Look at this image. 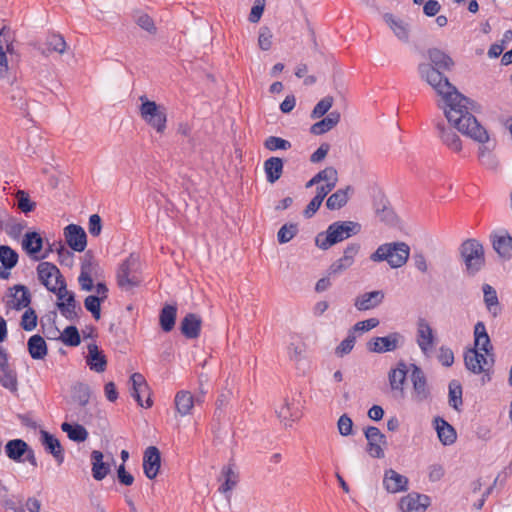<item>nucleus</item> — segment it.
Listing matches in <instances>:
<instances>
[{
  "label": "nucleus",
  "instance_id": "obj_1",
  "mask_svg": "<svg viewBox=\"0 0 512 512\" xmlns=\"http://www.w3.org/2000/svg\"><path fill=\"white\" fill-rule=\"evenodd\" d=\"M418 71L422 80L426 81L442 98L444 114L447 120L463 135L481 144L479 159L486 164L490 159L495 145L489 139L487 130L470 112V100L460 94L457 89L443 76V70L430 64H420Z\"/></svg>",
  "mask_w": 512,
  "mask_h": 512
},
{
  "label": "nucleus",
  "instance_id": "obj_2",
  "mask_svg": "<svg viewBox=\"0 0 512 512\" xmlns=\"http://www.w3.org/2000/svg\"><path fill=\"white\" fill-rule=\"evenodd\" d=\"M361 230V225L354 221H337L330 224L325 232L318 233L315 238V244L322 250H327L331 246L357 235Z\"/></svg>",
  "mask_w": 512,
  "mask_h": 512
},
{
  "label": "nucleus",
  "instance_id": "obj_3",
  "mask_svg": "<svg viewBox=\"0 0 512 512\" xmlns=\"http://www.w3.org/2000/svg\"><path fill=\"white\" fill-rule=\"evenodd\" d=\"M410 256V247L404 242H391L380 245L370 255L373 262L386 261L391 268H400L406 264Z\"/></svg>",
  "mask_w": 512,
  "mask_h": 512
},
{
  "label": "nucleus",
  "instance_id": "obj_4",
  "mask_svg": "<svg viewBox=\"0 0 512 512\" xmlns=\"http://www.w3.org/2000/svg\"><path fill=\"white\" fill-rule=\"evenodd\" d=\"M141 105L139 113L141 118L157 133L163 134L166 130L167 124V111L162 105H158L155 101L149 100L146 96L139 97Z\"/></svg>",
  "mask_w": 512,
  "mask_h": 512
},
{
  "label": "nucleus",
  "instance_id": "obj_5",
  "mask_svg": "<svg viewBox=\"0 0 512 512\" xmlns=\"http://www.w3.org/2000/svg\"><path fill=\"white\" fill-rule=\"evenodd\" d=\"M139 268V258L133 254L121 263L117 272V284L122 290L130 291L140 284Z\"/></svg>",
  "mask_w": 512,
  "mask_h": 512
},
{
  "label": "nucleus",
  "instance_id": "obj_6",
  "mask_svg": "<svg viewBox=\"0 0 512 512\" xmlns=\"http://www.w3.org/2000/svg\"><path fill=\"white\" fill-rule=\"evenodd\" d=\"M460 252L469 275H475L484 266V249L477 240L468 239L464 241Z\"/></svg>",
  "mask_w": 512,
  "mask_h": 512
},
{
  "label": "nucleus",
  "instance_id": "obj_7",
  "mask_svg": "<svg viewBox=\"0 0 512 512\" xmlns=\"http://www.w3.org/2000/svg\"><path fill=\"white\" fill-rule=\"evenodd\" d=\"M38 279L49 291L56 293L65 291L66 282L56 265L50 262H41L37 266Z\"/></svg>",
  "mask_w": 512,
  "mask_h": 512
},
{
  "label": "nucleus",
  "instance_id": "obj_8",
  "mask_svg": "<svg viewBox=\"0 0 512 512\" xmlns=\"http://www.w3.org/2000/svg\"><path fill=\"white\" fill-rule=\"evenodd\" d=\"M466 368L474 374H485L488 380L489 372L494 365V354L479 352L477 349H468L464 354Z\"/></svg>",
  "mask_w": 512,
  "mask_h": 512
},
{
  "label": "nucleus",
  "instance_id": "obj_9",
  "mask_svg": "<svg viewBox=\"0 0 512 512\" xmlns=\"http://www.w3.org/2000/svg\"><path fill=\"white\" fill-rule=\"evenodd\" d=\"M0 384L10 392L18 390L17 373L10 365L8 353L2 346H0Z\"/></svg>",
  "mask_w": 512,
  "mask_h": 512
},
{
  "label": "nucleus",
  "instance_id": "obj_10",
  "mask_svg": "<svg viewBox=\"0 0 512 512\" xmlns=\"http://www.w3.org/2000/svg\"><path fill=\"white\" fill-rule=\"evenodd\" d=\"M130 382L132 384L130 394L138 405L145 408L151 407L150 390L144 376L140 373H134L130 377Z\"/></svg>",
  "mask_w": 512,
  "mask_h": 512
},
{
  "label": "nucleus",
  "instance_id": "obj_11",
  "mask_svg": "<svg viewBox=\"0 0 512 512\" xmlns=\"http://www.w3.org/2000/svg\"><path fill=\"white\" fill-rule=\"evenodd\" d=\"M410 372V379L413 385V399L417 402L427 400L430 396V390L424 372L415 364L410 365Z\"/></svg>",
  "mask_w": 512,
  "mask_h": 512
},
{
  "label": "nucleus",
  "instance_id": "obj_12",
  "mask_svg": "<svg viewBox=\"0 0 512 512\" xmlns=\"http://www.w3.org/2000/svg\"><path fill=\"white\" fill-rule=\"evenodd\" d=\"M403 342V336L397 332L384 337H374L367 342V349L373 353H386L396 350Z\"/></svg>",
  "mask_w": 512,
  "mask_h": 512
},
{
  "label": "nucleus",
  "instance_id": "obj_13",
  "mask_svg": "<svg viewBox=\"0 0 512 512\" xmlns=\"http://www.w3.org/2000/svg\"><path fill=\"white\" fill-rule=\"evenodd\" d=\"M98 271L99 266L94 261L93 257L89 253L85 254L81 263L80 275L78 277V282L82 290H92L94 279L98 276Z\"/></svg>",
  "mask_w": 512,
  "mask_h": 512
},
{
  "label": "nucleus",
  "instance_id": "obj_14",
  "mask_svg": "<svg viewBox=\"0 0 512 512\" xmlns=\"http://www.w3.org/2000/svg\"><path fill=\"white\" fill-rule=\"evenodd\" d=\"M448 123L450 125H446L442 122L436 124L438 137L442 144L445 145L449 150L455 153H459L462 150V141L453 129L456 127L449 121Z\"/></svg>",
  "mask_w": 512,
  "mask_h": 512
},
{
  "label": "nucleus",
  "instance_id": "obj_15",
  "mask_svg": "<svg viewBox=\"0 0 512 512\" xmlns=\"http://www.w3.org/2000/svg\"><path fill=\"white\" fill-rule=\"evenodd\" d=\"M59 302L57 303V307L60 313L69 320H73L78 316V311H81V307L77 304L75 300L74 293L68 291L65 287V291L62 292V289L55 293Z\"/></svg>",
  "mask_w": 512,
  "mask_h": 512
},
{
  "label": "nucleus",
  "instance_id": "obj_16",
  "mask_svg": "<svg viewBox=\"0 0 512 512\" xmlns=\"http://www.w3.org/2000/svg\"><path fill=\"white\" fill-rule=\"evenodd\" d=\"M367 439V452L374 458H383L385 456L383 446L386 444L385 435L374 426H369L365 430Z\"/></svg>",
  "mask_w": 512,
  "mask_h": 512
},
{
  "label": "nucleus",
  "instance_id": "obj_17",
  "mask_svg": "<svg viewBox=\"0 0 512 512\" xmlns=\"http://www.w3.org/2000/svg\"><path fill=\"white\" fill-rule=\"evenodd\" d=\"M360 245L358 243L349 244L343 252V256L334 261L329 267V275H337L350 268L359 253Z\"/></svg>",
  "mask_w": 512,
  "mask_h": 512
},
{
  "label": "nucleus",
  "instance_id": "obj_18",
  "mask_svg": "<svg viewBox=\"0 0 512 512\" xmlns=\"http://www.w3.org/2000/svg\"><path fill=\"white\" fill-rule=\"evenodd\" d=\"M43 238L38 232H27L22 239V249L34 260L38 261L47 257L40 254L43 248Z\"/></svg>",
  "mask_w": 512,
  "mask_h": 512
},
{
  "label": "nucleus",
  "instance_id": "obj_19",
  "mask_svg": "<svg viewBox=\"0 0 512 512\" xmlns=\"http://www.w3.org/2000/svg\"><path fill=\"white\" fill-rule=\"evenodd\" d=\"M66 242L71 249L82 252L87 246V236L84 229L76 224H70L64 229Z\"/></svg>",
  "mask_w": 512,
  "mask_h": 512
},
{
  "label": "nucleus",
  "instance_id": "obj_20",
  "mask_svg": "<svg viewBox=\"0 0 512 512\" xmlns=\"http://www.w3.org/2000/svg\"><path fill=\"white\" fill-rule=\"evenodd\" d=\"M161 466L160 451L155 446H149L143 456V470L144 474L149 479H154L159 473Z\"/></svg>",
  "mask_w": 512,
  "mask_h": 512
},
{
  "label": "nucleus",
  "instance_id": "obj_21",
  "mask_svg": "<svg viewBox=\"0 0 512 512\" xmlns=\"http://www.w3.org/2000/svg\"><path fill=\"white\" fill-rule=\"evenodd\" d=\"M13 52V38L11 31L6 26L0 30V76L4 77L7 75L9 66L7 53Z\"/></svg>",
  "mask_w": 512,
  "mask_h": 512
},
{
  "label": "nucleus",
  "instance_id": "obj_22",
  "mask_svg": "<svg viewBox=\"0 0 512 512\" xmlns=\"http://www.w3.org/2000/svg\"><path fill=\"white\" fill-rule=\"evenodd\" d=\"M434 332L425 319H419L417 323V344L424 354L430 352L434 347Z\"/></svg>",
  "mask_w": 512,
  "mask_h": 512
},
{
  "label": "nucleus",
  "instance_id": "obj_23",
  "mask_svg": "<svg viewBox=\"0 0 512 512\" xmlns=\"http://www.w3.org/2000/svg\"><path fill=\"white\" fill-rule=\"evenodd\" d=\"M428 505V496L420 494H408L399 502L401 512H424Z\"/></svg>",
  "mask_w": 512,
  "mask_h": 512
},
{
  "label": "nucleus",
  "instance_id": "obj_24",
  "mask_svg": "<svg viewBox=\"0 0 512 512\" xmlns=\"http://www.w3.org/2000/svg\"><path fill=\"white\" fill-rule=\"evenodd\" d=\"M385 294L382 290H375L363 293L356 297L354 306L359 311H367L378 307L384 300Z\"/></svg>",
  "mask_w": 512,
  "mask_h": 512
},
{
  "label": "nucleus",
  "instance_id": "obj_25",
  "mask_svg": "<svg viewBox=\"0 0 512 512\" xmlns=\"http://www.w3.org/2000/svg\"><path fill=\"white\" fill-rule=\"evenodd\" d=\"M10 300L8 304L15 310H22L27 308L31 302V294L28 288L24 285L18 284L9 289Z\"/></svg>",
  "mask_w": 512,
  "mask_h": 512
},
{
  "label": "nucleus",
  "instance_id": "obj_26",
  "mask_svg": "<svg viewBox=\"0 0 512 512\" xmlns=\"http://www.w3.org/2000/svg\"><path fill=\"white\" fill-rule=\"evenodd\" d=\"M383 485L389 493H398L408 489V478L393 469L385 471Z\"/></svg>",
  "mask_w": 512,
  "mask_h": 512
},
{
  "label": "nucleus",
  "instance_id": "obj_27",
  "mask_svg": "<svg viewBox=\"0 0 512 512\" xmlns=\"http://www.w3.org/2000/svg\"><path fill=\"white\" fill-rule=\"evenodd\" d=\"M88 354L86 356V363L89 368L97 373H102L106 370L107 359L95 343L88 345Z\"/></svg>",
  "mask_w": 512,
  "mask_h": 512
},
{
  "label": "nucleus",
  "instance_id": "obj_28",
  "mask_svg": "<svg viewBox=\"0 0 512 512\" xmlns=\"http://www.w3.org/2000/svg\"><path fill=\"white\" fill-rule=\"evenodd\" d=\"M494 250L505 259L512 257V237L506 231H500L492 235Z\"/></svg>",
  "mask_w": 512,
  "mask_h": 512
},
{
  "label": "nucleus",
  "instance_id": "obj_29",
  "mask_svg": "<svg viewBox=\"0 0 512 512\" xmlns=\"http://www.w3.org/2000/svg\"><path fill=\"white\" fill-rule=\"evenodd\" d=\"M201 325V317L194 313H189L182 319L180 330L185 337L195 339L200 335Z\"/></svg>",
  "mask_w": 512,
  "mask_h": 512
},
{
  "label": "nucleus",
  "instance_id": "obj_30",
  "mask_svg": "<svg viewBox=\"0 0 512 512\" xmlns=\"http://www.w3.org/2000/svg\"><path fill=\"white\" fill-rule=\"evenodd\" d=\"M41 442L45 450L52 454L58 464L64 461L63 448L60 441L47 431H41Z\"/></svg>",
  "mask_w": 512,
  "mask_h": 512
},
{
  "label": "nucleus",
  "instance_id": "obj_31",
  "mask_svg": "<svg viewBox=\"0 0 512 512\" xmlns=\"http://www.w3.org/2000/svg\"><path fill=\"white\" fill-rule=\"evenodd\" d=\"M474 344L475 348L479 352L487 354H493V346L490 341V337L486 331V327L483 322H477L474 327Z\"/></svg>",
  "mask_w": 512,
  "mask_h": 512
},
{
  "label": "nucleus",
  "instance_id": "obj_32",
  "mask_svg": "<svg viewBox=\"0 0 512 512\" xmlns=\"http://www.w3.org/2000/svg\"><path fill=\"white\" fill-rule=\"evenodd\" d=\"M176 412L184 417L190 415L194 408L195 399L191 392L187 390L178 391L174 398Z\"/></svg>",
  "mask_w": 512,
  "mask_h": 512
},
{
  "label": "nucleus",
  "instance_id": "obj_33",
  "mask_svg": "<svg viewBox=\"0 0 512 512\" xmlns=\"http://www.w3.org/2000/svg\"><path fill=\"white\" fill-rule=\"evenodd\" d=\"M434 422L440 442L445 446L452 445L457 439L453 426L440 417L435 418Z\"/></svg>",
  "mask_w": 512,
  "mask_h": 512
},
{
  "label": "nucleus",
  "instance_id": "obj_34",
  "mask_svg": "<svg viewBox=\"0 0 512 512\" xmlns=\"http://www.w3.org/2000/svg\"><path fill=\"white\" fill-rule=\"evenodd\" d=\"M341 115L337 111L330 112L325 118L314 123L310 132L314 135H322L332 130L340 122Z\"/></svg>",
  "mask_w": 512,
  "mask_h": 512
},
{
  "label": "nucleus",
  "instance_id": "obj_35",
  "mask_svg": "<svg viewBox=\"0 0 512 512\" xmlns=\"http://www.w3.org/2000/svg\"><path fill=\"white\" fill-rule=\"evenodd\" d=\"M28 451V444L22 439H13L6 443L5 453L15 462H24L23 456Z\"/></svg>",
  "mask_w": 512,
  "mask_h": 512
},
{
  "label": "nucleus",
  "instance_id": "obj_36",
  "mask_svg": "<svg viewBox=\"0 0 512 512\" xmlns=\"http://www.w3.org/2000/svg\"><path fill=\"white\" fill-rule=\"evenodd\" d=\"M284 163L279 157H270L264 162L266 179L273 184L280 179L283 173Z\"/></svg>",
  "mask_w": 512,
  "mask_h": 512
},
{
  "label": "nucleus",
  "instance_id": "obj_37",
  "mask_svg": "<svg viewBox=\"0 0 512 512\" xmlns=\"http://www.w3.org/2000/svg\"><path fill=\"white\" fill-rule=\"evenodd\" d=\"M92 475L97 481L103 480L110 472V466L103 461V453L94 450L91 453Z\"/></svg>",
  "mask_w": 512,
  "mask_h": 512
},
{
  "label": "nucleus",
  "instance_id": "obj_38",
  "mask_svg": "<svg viewBox=\"0 0 512 512\" xmlns=\"http://www.w3.org/2000/svg\"><path fill=\"white\" fill-rule=\"evenodd\" d=\"M352 192L351 186H347L345 188H341L332 193L326 201V207L329 210H339L344 207L349 198L350 193Z\"/></svg>",
  "mask_w": 512,
  "mask_h": 512
},
{
  "label": "nucleus",
  "instance_id": "obj_39",
  "mask_svg": "<svg viewBox=\"0 0 512 512\" xmlns=\"http://www.w3.org/2000/svg\"><path fill=\"white\" fill-rule=\"evenodd\" d=\"M276 413L280 421L285 426H291L294 421L300 418L299 410L288 400H285L281 404V406L276 410Z\"/></svg>",
  "mask_w": 512,
  "mask_h": 512
},
{
  "label": "nucleus",
  "instance_id": "obj_40",
  "mask_svg": "<svg viewBox=\"0 0 512 512\" xmlns=\"http://www.w3.org/2000/svg\"><path fill=\"white\" fill-rule=\"evenodd\" d=\"M428 57L433 67L441 70H450L454 64L453 60L439 49L428 50Z\"/></svg>",
  "mask_w": 512,
  "mask_h": 512
},
{
  "label": "nucleus",
  "instance_id": "obj_41",
  "mask_svg": "<svg viewBox=\"0 0 512 512\" xmlns=\"http://www.w3.org/2000/svg\"><path fill=\"white\" fill-rule=\"evenodd\" d=\"M409 371L410 369H407V365L400 362L395 369L389 372V382L393 390H403V385Z\"/></svg>",
  "mask_w": 512,
  "mask_h": 512
},
{
  "label": "nucleus",
  "instance_id": "obj_42",
  "mask_svg": "<svg viewBox=\"0 0 512 512\" xmlns=\"http://www.w3.org/2000/svg\"><path fill=\"white\" fill-rule=\"evenodd\" d=\"M221 474L224 477V483L219 487V492L226 494L237 485L239 475L235 471L233 464L223 467Z\"/></svg>",
  "mask_w": 512,
  "mask_h": 512
},
{
  "label": "nucleus",
  "instance_id": "obj_43",
  "mask_svg": "<svg viewBox=\"0 0 512 512\" xmlns=\"http://www.w3.org/2000/svg\"><path fill=\"white\" fill-rule=\"evenodd\" d=\"M27 345L33 359H43L47 355L46 342L40 335L31 336Z\"/></svg>",
  "mask_w": 512,
  "mask_h": 512
},
{
  "label": "nucleus",
  "instance_id": "obj_44",
  "mask_svg": "<svg viewBox=\"0 0 512 512\" xmlns=\"http://www.w3.org/2000/svg\"><path fill=\"white\" fill-rule=\"evenodd\" d=\"M66 41L60 34H50L47 36L45 41V48L43 49V54H50L52 52H57L59 54H63L66 51Z\"/></svg>",
  "mask_w": 512,
  "mask_h": 512
},
{
  "label": "nucleus",
  "instance_id": "obj_45",
  "mask_svg": "<svg viewBox=\"0 0 512 512\" xmlns=\"http://www.w3.org/2000/svg\"><path fill=\"white\" fill-rule=\"evenodd\" d=\"M177 308L173 305H166L162 308L159 316L160 326L163 331L170 332L175 326Z\"/></svg>",
  "mask_w": 512,
  "mask_h": 512
},
{
  "label": "nucleus",
  "instance_id": "obj_46",
  "mask_svg": "<svg viewBox=\"0 0 512 512\" xmlns=\"http://www.w3.org/2000/svg\"><path fill=\"white\" fill-rule=\"evenodd\" d=\"M61 429L67 434L70 440L75 442H84L89 435L86 428L80 424L72 425L68 422H64L61 425Z\"/></svg>",
  "mask_w": 512,
  "mask_h": 512
},
{
  "label": "nucleus",
  "instance_id": "obj_47",
  "mask_svg": "<svg viewBox=\"0 0 512 512\" xmlns=\"http://www.w3.org/2000/svg\"><path fill=\"white\" fill-rule=\"evenodd\" d=\"M316 176L319 184L324 183L323 185L335 188L338 183V171L332 166L320 170Z\"/></svg>",
  "mask_w": 512,
  "mask_h": 512
},
{
  "label": "nucleus",
  "instance_id": "obj_48",
  "mask_svg": "<svg viewBox=\"0 0 512 512\" xmlns=\"http://www.w3.org/2000/svg\"><path fill=\"white\" fill-rule=\"evenodd\" d=\"M462 403V386L458 381L452 380L449 383V405L459 411Z\"/></svg>",
  "mask_w": 512,
  "mask_h": 512
},
{
  "label": "nucleus",
  "instance_id": "obj_49",
  "mask_svg": "<svg viewBox=\"0 0 512 512\" xmlns=\"http://www.w3.org/2000/svg\"><path fill=\"white\" fill-rule=\"evenodd\" d=\"M483 292H484V302L489 310L493 314V316H496L499 313V307H498V297L497 293L494 288H492L490 285L485 284L483 286Z\"/></svg>",
  "mask_w": 512,
  "mask_h": 512
},
{
  "label": "nucleus",
  "instance_id": "obj_50",
  "mask_svg": "<svg viewBox=\"0 0 512 512\" xmlns=\"http://www.w3.org/2000/svg\"><path fill=\"white\" fill-rule=\"evenodd\" d=\"M15 198L17 208L25 214L36 208V203L30 199L29 194L24 190H18L15 193Z\"/></svg>",
  "mask_w": 512,
  "mask_h": 512
},
{
  "label": "nucleus",
  "instance_id": "obj_51",
  "mask_svg": "<svg viewBox=\"0 0 512 512\" xmlns=\"http://www.w3.org/2000/svg\"><path fill=\"white\" fill-rule=\"evenodd\" d=\"M384 19L399 39L407 40L408 30L402 21L395 19L391 14H386Z\"/></svg>",
  "mask_w": 512,
  "mask_h": 512
},
{
  "label": "nucleus",
  "instance_id": "obj_52",
  "mask_svg": "<svg viewBox=\"0 0 512 512\" xmlns=\"http://www.w3.org/2000/svg\"><path fill=\"white\" fill-rule=\"evenodd\" d=\"M60 339L67 346H78L81 342L79 332L75 326L66 327Z\"/></svg>",
  "mask_w": 512,
  "mask_h": 512
},
{
  "label": "nucleus",
  "instance_id": "obj_53",
  "mask_svg": "<svg viewBox=\"0 0 512 512\" xmlns=\"http://www.w3.org/2000/svg\"><path fill=\"white\" fill-rule=\"evenodd\" d=\"M334 102L333 97L326 96L322 98L314 107V109L311 112V118L312 119H318L323 117L332 107Z\"/></svg>",
  "mask_w": 512,
  "mask_h": 512
},
{
  "label": "nucleus",
  "instance_id": "obj_54",
  "mask_svg": "<svg viewBox=\"0 0 512 512\" xmlns=\"http://www.w3.org/2000/svg\"><path fill=\"white\" fill-rule=\"evenodd\" d=\"M264 147L269 151L288 150L291 148V143L280 137L269 136L264 141Z\"/></svg>",
  "mask_w": 512,
  "mask_h": 512
},
{
  "label": "nucleus",
  "instance_id": "obj_55",
  "mask_svg": "<svg viewBox=\"0 0 512 512\" xmlns=\"http://www.w3.org/2000/svg\"><path fill=\"white\" fill-rule=\"evenodd\" d=\"M305 349V343L296 338L295 341H291L287 347L288 356L293 361H299L303 358Z\"/></svg>",
  "mask_w": 512,
  "mask_h": 512
},
{
  "label": "nucleus",
  "instance_id": "obj_56",
  "mask_svg": "<svg viewBox=\"0 0 512 512\" xmlns=\"http://www.w3.org/2000/svg\"><path fill=\"white\" fill-rule=\"evenodd\" d=\"M298 232V226L296 224H285L283 225L278 233L277 239L280 244H285L292 240Z\"/></svg>",
  "mask_w": 512,
  "mask_h": 512
},
{
  "label": "nucleus",
  "instance_id": "obj_57",
  "mask_svg": "<svg viewBox=\"0 0 512 512\" xmlns=\"http://www.w3.org/2000/svg\"><path fill=\"white\" fill-rule=\"evenodd\" d=\"M355 342L356 337L353 334V331H349L348 336L336 347L335 354L338 357H343L349 354L353 350Z\"/></svg>",
  "mask_w": 512,
  "mask_h": 512
},
{
  "label": "nucleus",
  "instance_id": "obj_58",
  "mask_svg": "<svg viewBox=\"0 0 512 512\" xmlns=\"http://www.w3.org/2000/svg\"><path fill=\"white\" fill-rule=\"evenodd\" d=\"M101 298L95 295H89L84 300L85 308L92 313L93 317L96 320H99L101 317Z\"/></svg>",
  "mask_w": 512,
  "mask_h": 512
},
{
  "label": "nucleus",
  "instance_id": "obj_59",
  "mask_svg": "<svg viewBox=\"0 0 512 512\" xmlns=\"http://www.w3.org/2000/svg\"><path fill=\"white\" fill-rule=\"evenodd\" d=\"M37 325V315L35 311L31 308H28L21 319V326L26 331L33 330Z\"/></svg>",
  "mask_w": 512,
  "mask_h": 512
},
{
  "label": "nucleus",
  "instance_id": "obj_60",
  "mask_svg": "<svg viewBox=\"0 0 512 512\" xmlns=\"http://www.w3.org/2000/svg\"><path fill=\"white\" fill-rule=\"evenodd\" d=\"M135 21L138 26H140L143 30L155 34L156 33V26L154 24L153 19L145 13H140L135 17Z\"/></svg>",
  "mask_w": 512,
  "mask_h": 512
},
{
  "label": "nucleus",
  "instance_id": "obj_61",
  "mask_svg": "<svg viewBox=\"0 0 512 512\" xmlns=\"http://www.w3.org/2000/svg\"><path fill=\"white\" fill-rule=\"evenodd\" d=\"M379 325V320L377 318H369L363 321L357 322L349 331L355 332H368Z\"/></svg>",
  "mask_w": 512,
  "mask_h": 512
},
{
  "label": "nucleus",
  "instance_id": "obj_62",
  "mask_svg": "<svg viewBox=\"0 0 512 512\" xmlns=\"http://www.w3.org/2000/svg\"><path fill=\"white\" fill-rule=\"evenodd\" d=\"M258 44L259 47L267 51L272 46V33L268 27H261L259 31V37H258Z\"/></svg>",
  "mask_w": 512,
  "mask_h": 512
},
{
  "label": "nucleus",
  "instance_id": "obj_63",
  "mask_svg": "<svg viewBox=\"0 0 512 512\" xmlns=\"http://www.w3.org/2000/svg\"><path fill=\"white\" fill-rule=\"evenodd\" d=\"M337 426L338 431L342 436H348L352 433L353 421L348 415L343 414L338 419Z\"/></svg>",
  "mask_w": 512,
  "mask_h": 512
},
{
  "label": "nucleus",
  "instance_id": "obj_64",
  "mask_svg": "<svg viewBox=\"0 0 512 512\" xmlns=\"http://www.w3.org/2000/svg\"><path fill=\"white\" fill-rule=\"evenodd\" d=\"M265 8V1L264 0H256L254 6L251 9L250 15H249V21L251 23H257Z\"/></svg>",
  "mask_w": 512,
  "mask_h": 512
}]
</instances>
